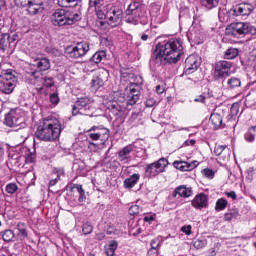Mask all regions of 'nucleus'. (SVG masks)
<instances>
[{
    "mask_svg": "<svg viewBox=\"0 0 256 256\" xmlns=\"http://www.w3.org/2000/svg\"><path fill=\"white\" fill-rule=\"evenodd\" d=\"M81 15L78 13L67 12L63 9L56 10L51 16V22L55 27H63V25H73L76 21H80Z\"/></svg>",
    "mask_w": 256,
    "mask_h": 256,
    "instance_id": "6",
    "label": "nucleus"
},
{
    "mask_svg": "<svg viewBox=\"0 0 256 256\" xmlns=\"http://www.w3.org/2000/svg\"><path fill=\"white\" fill-rule=\"evenodd\" d=\"M139 211H140L139 205H132L129 208L128 213L129 215H131V217H135V215H139Z\"/></svg>",
    "mask_w": 256,
    "mask_h": 256,
    "instance_id": "48",
    "label": "nucleus"
},
{
    "mask_svg": "<svg viewBox=\"0 0 256 256\" xmlns=\"http://www.w3.org/2000/svg\"><path fill=\"white\" fill-rule=\"evenodd\" d=\"M201 66V58L197 54H192L186 58L184 71L188 75L195 73Z\"/></svg>",
    "mask_w": 256,
    "mask_h": 256,
    "instance_id": "18",
    "label": "nucleus"
},
{
    "mask_svg": "<svg viewBox=\"0 0 256 256\" xmlns=\"http://www.w3.org/2000/svg\"><path fill=\"white\" fill-rule=\"evenodd\" d=\"M108 109L114 117H122L123 113H125V107L121 106L117 102H110L108 104Z\"/></svg>",
    "mask_w": 256,
    "mask_h": 256,
    "instance_id": "24",
    "label": "nucleus"
},
{
    "mask_svg": "<svg viewBox=\"0 0 256 256\" xmlns=\"http://www.w3.org/2000/svg\"><path fill=\"white\" fill-rule=\"evenodd\" d=\"M256 137V126L251 127L246 133H245V139L248 141V143H253L255 141Z\"/></svg>",
    "mask_w": 256,
    "mask_h": 256,
    "instance_id": "34",
    "label": "nucleus"
},
{
    "mask_svg": "<svg viewBox=\"0 0 256 256\" xmlns=\"http://www.w3.org/2000/svg\"><path fill=\"white\" fill-rule=\"evenodd\" d=\"M151 249L157 250L161 247V240L159 238H154L151 243Z\"/></svg>",
    "mask_w": 256,
    "mask_h": 256,
    "instance_id": "52",
    "label": "nucleus"
},
{
    "mask_svg": "<svg viewBox=\"0 0 256 256\" xmlns=\"http://www.w3.org/2000/svg\"><path fill=\"white\" fill-rule=\"evenodd\" d=\"M125 14L128 17L127 22L135 24L143 17V6L139 2L134 1L130 3Z\"/></svg>",
    "mask_w": 256,
    "mask_h": 256,
    "instance_id": "8",
    "label": "nucleus"
},
{
    "mask_svg": "<svg viewBox=\"0 0 256 256\" xmlns=\"http://www.w3.org/2000/svg\"><path fill=\"white\" fill-rule=\"evenodd\" d=\"M239 56V49L237 48H229L226 50L224 57L225 59H235Z\"/></svg>",
    "mask_w": 256,
    "mask_h": 256,
    "instance_id": "35",
    "label": "nucleus"
},
{
    "mask_svg": "<svg viewBox=\"0 0 256 256\" xmlns=\"http://www.w3.org/2000/svg\"><path fill=\"white\" fill-rule=\"evenodd\" d=\"M193 246L195 249H204V247H207V239L199 238L194 241Z\"/></svg>",
    "mask_w": 256,
    "mask_h": 256,
    "instance_id": "41",
    "label": "nucleus"
},
{
    "mask_svg": "<svg viewBox=\"0 0 256 256\" xmlns=\"http://www.w3.org/2000/svg\"><path fill=\"white\" fill-rule=\"evenodd\" d=\"M98 19H106L110 27H117L121 25L123 19V10L111 4L103 6V9H97Z\"/></svg>",
    "mask_w": 256,
    "mask_h": 256,
    "instance_id": "4",
    "label": "nucleus"
},
{
    "mask_svg": "<svg viewBox=\"0 0 256 256\" xmlns=\"http://www.w3.org/2000/svg\"><path fill=\"white\" fill-rule=\"evenodd\" d=\"M231 67L233 64L228 61H219L215 65L214 77L220 79V77H229L231 75Z\"/></svg>",
    "mask_w": 256,
    "mask_h": 256,
    "instance_id": "16",
    "label": "nucleus"
},
{
    "mask_svg": "<svg viewBox=\"0 0 256 256\" xmlns=\"http://www.w3.org/2000/svg\"><path fill=\"white\" fill-rule=\"evenodd\" d=\"M18 189H19V187L15 183H9L6 185L5 191L9 195H13V194L17 193Z\"/></svg>",
    "mask_w": 256,
    "mask_h": 256,
    "instance_id": "43",
    "label": "nucleus"
},
{
    "mask_svg": "<svg viewBox=\"0 0 256 256\" xmlns=\"http://www.w3.org/2000/svg\"><path fill=\"white\" fill-rule=\"evenodd\" d=\"M227 85L229 89H237V87H241V80L237 77H231L228 79Z\"/></svg>",
    "mask_w": 256,
    "mask_h": 256,
    "instance_id": "36",
    "label": "nucleus"
},
{
    "mask_svg": "<svg viewBox=\"0 0 256 256\" xmlns=\"http://www.w3.org/2000/svg\"><path fill=\"white\" fill-rule=\"evenodd\" d=\"M187 37L190 41H194V43L201 45V43H203V28H201V25L192 24L189 28Z\"/></svg>",
    "mask_w": 256,
    "mask_h": 256,
    "instance_id": "19",
    "label": "nucleus"
},
{
    "mask_svg": "<svg viewBox=\"0 0 256 256\" xmlns=\"http://www.w3.org/2000/svg\"><path fill=\"white\" fill-rule=\"evenodd\" d=\"M253 9V5L249 3H242L231 8L229 13L234 17H249V15L253 13Z\"/></svg>",
    "mask_w": 256,
    "mask_h": 256,
    "instance_id": "15",
    "label": "nucleus"
},
{
    "mask_svg": "<svg viewBox=\"0 0 256 256\" xmlns=\"http://www.w3.org/2000/svg\"><path fill=\"white\" fill-rule=\"evenodd\" d=\"M105 57H107V53L105 51H98L91 57L90 61H92V63L99 64L103 59H105Z\"/></svg>",
    "mask_w": 256,
    "mask_h": 256,
    "instance_id": "33",
    "label": "nucleus"
},
{
    "mask_svg": "<svg viewBox=\"0 0 256 256\" xmlns=\"http://www.w3.org/2000/svg\"><path fill=\"white\" fill-rule=\"evenodd\" d=\"M225 195L230 199H233V201L237 199V193H235V191L226 192Z\"/></svg>",
    "mask_w": 256,
    "mask_h": 256,
    "instance_id": "56",
    "label": "nucleus"
},
{
    "mask_svg": "<svg viewBox=\"0 0 256 256\" xmlns=\"http://www.w3.org/2000/svg\"><path fill=\"white\" fill-rule=\"evenodd\" d=\"M227 35L232 37H240L241 35H256L255 27L247 22H234L227 26Z\"/></svg>",
    "mask_w": 256,
    "mask_h": 256,
    "instance_id": "7",
    "label": "nucleus"
},
{
    "mask_svg": "<svg viewBox=\"0 0 256 256\" xmlns=\"http://www.w3.org/2000/svg\"><path fill=\"white\" fill-rule=\"evenodd\" d=\"M154 220H155V216H153V215H147L144 217V221L146 223H151V221H154Z\"/></svg>",
    "mask_w": 256,
    "mask_h": 256,
    "instance_id": "59",
    "label": "nucleus"
},
{
    "mask_svg": "<svg viewBox=\"0 0 256 256\" xmlns=\"http://www.w3.org/2000/svg\"><path fill=\"white\" fill-rule=\"evenodd\" d=\"M91 109V99L89 97L78 98L72 108V115H89Z\"/></svg>",
    "mask_w": 256,
    "mask_h": 256,
    "instance_id": "12",
    "label": "nucleus"
},
{
    "mask_svg": "<svg viewBox=\"0 0 256 256\" xmlns=\"http://www.w3.org/2000/svg\"><path fill=\"white\" fill-rule=\"evenodd\" d=\"M133 151H135V146L132 144L122 148L118 153L119 161H127L128 159H131V153H133Z\"/></svg>",
    "mask_w": 256,
    "mask_h": 256,
    "instance_id": "23",
    "label": "nucleus"
},
{
    "mask_svg": "<svg viewBox=\"0 0 256 256\" xmlns=\"http://www.w3.org/2000/svg\"><path fill=\"white\" fill-rule=\"evenodd\" d=\"M202 174L204 175V177H206V179H213V177H215V171L209 168L203 169Z\"/></svg>",
    "mask_w": 256,
    "mask_h": 256,
    "instance_id": "46",
    "label": "nucleus"
},
{
    "mask_svg": "<svg viewBox=\"0 0 256 256\" xmlns=\"http://www.w3.org/2000/svg\"><path fill=\"white\" fill-rule=\"evenodd\" d=\"M177 195H179V197H184V198L191 197V195H193V189L185 185H180L177 188H175L173 192V197H177Z\"/></svg>",
    "mask_w": 256,
    "mask_h": 256,
    "instance_id": "22",
    "label": "nucleus"
},
{
    "mask_svg": "<svg viewBox=\"0 0 256 256\" xmlns=\"http://www.w3.org/2000/svg\"><path fill=\"white\" fill-rule=\"evenodd\" d=\"M183 55V43L179 39H172L165 45H157L152 59L160 65L167 63H177Z\"/></svg>",
    "mask_w": 256,
    "mask_h": 256,
    "instance_id": "1",
    "label": "nucleus"
},
{
    "mask_svg": "<svg viewBox=\"0 0 256 256\" xmlns=\"http://www.w3.org/2000/svg\"><path fill=\"white\" fill-rule=\"evenodd\" d=\"M50 102L52 103V105H57L59 103V95L57 93L51 94Z\"/></svg>",
    "mask_w": 256,
    "mask_h": 256,
    "instance_id": "55",
    "label": "nucleus"
},
{
    "mask_svg": "<svg viewBox=\"0 0 256 256\" xmlns=\"http://www.w3.org/2000/svg\"><path fill=\"white\" fill-rule=\"evenodd\" d=\"M208 97H211V94H209V93H208V94L203 93V94L197 96V97L194 99V101H195V103H203V104H205V101H206V99H208Z\"/></svg>",
    "mask_w": 256,
    "mask_h": 256,
    "instance_id": "45",
    "label": "nucleus"
},
{
    "mask_svg": "<svg viewBox=\"0 0 256 256\" xmlns=\"http://www.w3.org/2000/svg\"><path fill=\"white\" fill-rule=\"evenodd\" d=\"M61 135V122L58 119L45 120L35 132V137L40 141H57Z\"/></svg>",
    "mask_w": 256,
    "mask_h": 256,
    "instance_id": "3",
    "label": "nucleus"
},
{
    "mask_svg": "<svg viewBox=\"0 0 256 256\" xmlns=\"http://www.w3.org/2000/svg\"><path fill=\"white\" fill-rule=\"evenodd\" d=\"M23 117H25V113L21 109H14L6 114L4 123L7 127H17V125H21Z\"/></svg>",
    "mask_w": 256,
    "mask_h": 256,
    "instance_id": "13",
    "label": "nucleus"
},
{
    "mask_svg": "<svg viewBox=\"0 0 256 256\" xmlns=\"http://www.w3.org/2000/svg\"><path fill=\"white\" fill-rule=\"evenodd\" d=\"M72 191H77V193H79V199L78 201H80V203H83V201H85V199H87V197L85 196V190L83 189V185L81 184H74L72 187Z\"/></svg>",
    "mask_w": 256,
    "mask_h": 256,
    "instance_id": "31",
    "label": "nucleus"
},
{
    "mask_svg": "<svg viewBox=\"0 0 256 256\" xmlns=\"http://www.w3.org/2000/svg\"><path fill=\"white\" fill-rule=\"evenodd\" d=\"M223 153H226L224 159H229V157H231V150H229L227 146L216 144L214 147V154L219 157V155H223Z\"/></svg>",
    "mask_w": 256,
    "mask_h": 256,
    "instance_id": "25",
    "label": "nucleus"
},
{
    "mask_svg": "<svg viewBox=\"0 0 256 256\" xmlns=\"http://www.w3.org/2000/svg\"><path fill=\"white\" fill-rule=\"evenodd\" d=\"M139 182V174H133L129 178L124 180L125 189H133L135 185Z\"/></svg>",
    "mask_w": 256,
    "mask_h": 256,
    "instance_id": "26",
    "label": "nucleus"
},
{
    "mask_svg": "<svg viewBox=\"0 0 256 256\" xmlns=\"http://www.w3.org/2000/svg\"><path fill=\"white\" fill-rule=\"evenodd\" d=\"M59 7H75L72 0H58Z\"/></svg>",
    "mask_w": 256,
    "mask_h": 256,
    "instance_id": "50",
    "label": "nucleus"
},
{
    "mask_svg": "<svg viewBox=\"0 0 256 256\" xmlns=\"http://www.w3.org/2000/svg\"><path fill=\"white\" fill-rule=\"evenodd\" d=\"M117 247H119V244L117 243V241L111 240L108 246L106 247V255L117 256V254H115V251H117Z\"/></svg>",
    "mask_w": 256,
    "mask_h": 256,
    "instance_id": "29",
    "label": "nucleus"
},
{
    "mask_svg": "<svg viewBox=\"0 0 256 256\" xmlns=\"http://www.w3.org/2000/svg\"><path fill=\"white\" fill-rule=\"evenodd\" d=\"M18 137L20 138L21 143H25V141H27V139H29V132L22 130L18 133Z\"/></svg>",
    "mask_w": 256,
    "mask_h": 256,
    "instance_id": "49",
    "label": "nucleus"
},
{
    "mask_svg": "<svg viewBox=\"0 0 256 256\" xmlns=\"http://www.w3.org/2000/svg\"><path fill=\"white\" fill-rule=\"evenodd\" d=\"M239 217V211L237 210H230L224 215V221H233V219H237Z\"/></svg>",
    "mask_w": 256,
    "mask_h": 256,
    "instance_id": "37",
    "label": "nucleus"
},
{
    "mask_svg": "<svg viewBox=\"0 0 256 256\" xmlns=\"http://www.w3.org/2000/svg\"><path fill=\"white\" fill-rule=\"evenodd\" d=\"M61 175H63V170H60L57 174V177L55 179L50 180L49 185L50 187H55L57 185V181H59Z\"/></svg>",
    "mask_w": 256,
    "mask_h": 256,
    "instance_id": "54",
    "label": "nucleus"
},
{
    "mask_svg": "<svg viewBox=\"0 0 256 256\" xmlns=\"http://www.w3.org/2000/svg\"><path fill=\"white\" fill-rule=\"evenodd\" d=\"M28 77L31 79L33 85H39V87H53V79L43 77L41 71H28Z\"/></svg>",
    "mask_w": 256,
    "mask_h": 256,
    "instance_id": "14",
    "label": "nucleus"
},
{
    "mask_svg": "<svg viewBox=\"0 0 256 256\" xmlns=\"http://www.w3.org/2000/svg\"><path fill=\"white\" fill-rule=\"evenodd\" d=\"M88 51H89V43L79 42L74 47L66 48L65 53L67 57H70L71 59H79L80 57H84V55H87Z\"/></svg>",
    "mask_w": 256,
    "mask_h": 256,
    "instance_id": "10",
    "label": "nucleus"
},
{
    "mask_svg": "<svg viewBox=\"0 0 256 256\" xmlns=\"http://www.w3.org/2000/svg\"><path fill=\"white\" fill-rule=\"evenodd\" d=\"M26 7H28L27 11L30 15H37V13H41V11H43V6L35 2L30 3Z\"/></svg>",
    "mask_w": 256,
    "mask_h": 256,
    "instance_id": "28",
    "label": "nucleus"
},
{
    "mask_svg": "<svg viewBox=\"0 0 256 256\" xmlns=\"http://www.w3.org/2000/svg\"><path fill=\"white\" fill-rule=\"evenodd\" d=\"M255 103H256V100L253 97V95L249 94L246 96V99H245L246 107H253V105H255Z\"/></svg>",
    "mask_w": 256,
    "mask_h": 256,
    "instance_id": "47",
    "label": "nucleus"
},
{
    "mask_svg": "<svg viewBox=\"0 0 256 256\" xmlns=\"http://www.w3.org/2000/svg\"><path fill=\"white\" fill-rule=\"evenodd\" d=\"M210 121L214 126V129H219L223 125V117L220 114H212L210 116Z\"/></svg>",
    "mask_w": 256,
    "mask_h": 256,
    "instance_id": "30",
    "label": "nucleus"
},
{
    "mask_svg": "<svg viewBox=\"0 0 256 256\" xmlns=\"http://www.w3.org/2000/svg\"><path fill=\"white\" fill-rule=\"evenodd\" d=\"M193 227L191 225H185L181 227L182 233H185V235L189 236L191 235Z\"/></svg>",
    "mask_w": 256,
    "mask_h": 256,
    "instance_id": "53",
    "label": "nucleus"
},
{
    "mask_svg": "<svg viewBox=\"0 0 256 256\" xmlns=\"http://www.w3.org/2000/svg\"><path fill=\"white\" fill-rule=\"evenodd\" d=\"M124 100L127 105H135L139 101V84L130 83L124 90Z\"/></svg>",
    "mask_w": 256,
    "mask_h": 256,
    "instance_id": "11",
    "label": "nucleus"
},
{
    "mask_svg": "<svg viewBox=\"0 0 256 256\" xmlns=\"http://www.w3.org/2000/svg\"><path fill=\"white\" fill-rule=\"evenodd\" d=\"M173 165L179 171H193V166L189 165V162L176 160L173 162Z\"/></svg>",
    "mask_w": 256,
    "mask_h": 256,
    "instance_id": "27",
    "label": "nucleus"
},
{
    "mask_svg": "<svg viewBox=\"0 0 256 256\" xmlns=\"http://www.w3.org/2000/svg\"><path fill=\"white\" fill-rule=\"evenodd\" d=\"M195 143H197V141H195V140H186L183 143L182 147H189V145L193 146V145H195Z\"/></svg>",
    "mask_w": 256,
    "mask_h": 256,
    "instance_id": "58",
    "label": "nucleus"
},
{
    "mask_svg": "<svg viewBox=\"0 0 256 256\" xmlns=\"http://www.w3.org/2000/svg\"><path fill=\"white\" fill-rule=\"evenodd\" d=\"M3 241L9 242L13 241V238L15 237V233L13 230H5L1 232Z\"/></svg>",
    "mask_w": 256,
    "mask_h": 256,
    "instance_id": "39",
    "label": "nucleus"
},
{
    "mask_svg": "<svg viewBox=\"0 0 256 256\" xmlns=\"http://www.w3.org/2000/svg\"><path fill=\"white\" fill-rule=\"evenodd\" d=\"M210 256H217V252L215 251L214 248L210 249Z\"/></svg>",
    "mask_w": 256,
    "mask_h": 256,
    "instance_id": "63",
    "label": "nucleus"
},
{
    "mask_svg": "<svg viewBox=\"0 0 256 256\" xmlns=\"http://www.w3.org/2000/svg\"><path fill=\"white\" fill-rule=\"evenodd\" d=\"M169 165V161L165 158H160L157 162L148 164L145 168L146 177H157L159 173H163L165 171V167Z\"/></svg>",
    "mask_w": 256,
    "mask_h": 256,
    "instance_id": "9",
    "label": "nucleus"
},
{
    "mask_svg": "<svg viewBox=\"0 0 256 256\" xmlns=\"http://www.w3.org/2000/svg\"><path fill=\"white\" fill-rule=\"evenodd\" d=\"M51 69V60L48 58H36L32 64H30L29 71H49Z\"/></svg>",
    "mask_w": 256,
    "mask_h": 256,
    "instance_id": "20",
    "label": "nucleus"
},
{
    "mask_svg": "<svg viewBox=\"0 0 256 256\" xmlns=\"http://www.w3.org/2000/svg\"><path fill=\"white\" fill-rule=\"evenodd\" d=\"M86 139L88 141V151L90 153H97L101 149H105V143L109 141V129L94 126L86 132Z\"/></svg>",
    "mask_w": 256,
    "mask_h": 256,
    "instance_id": "2",
    "label": "nucleus"
},
{
    "mask_svg": "<svg viewBox=\"0 0 256 256\" xmlns=\"http://www.w3.org/2000/svg\"><path fill=\"white\" fill-rule=\"evenodd\" d=\"M17 87V76L12 69L2 70L0 72V93L11 95Z\"/></svg>",
    "mask_w": 256,
    "mask_h": 256,
    "instance_id": "5",
    "label": "nucleus"
},
{
    "mask_svg": "<svg viewBox=\"0 0 256 256\" xmlns=\"http://www.w3.org/2000/svg\"><path fill=\"white\" fill-rule=\"evenodd\" d=\"M82 231H83L84 235H89L90 233L93 232V226L89 223H86L83 225Z\"/></svg>",
    "mask_w": 256,
    "mask_h": 256,
    "instance_id": "51",
    "label": "nucleus"
},
{
    "mask_svg": "<svg viewBox=\"0 0 256 256\" xmlns=\"http://www.w3.org/2000/svg\"><path fill=\"white\" fill-rule=\"evenodd\" d=\"M155 103H157V102L155 101V99H153V98H148V99L146 100V107H153V106L155 105Z\"/></svg>",
    "mask_w": 256,
    "mask_h": 256,
    "instance_id": "57",
    "label": "nucleus"
},
{
    "mask_svg": "<svg viewBox=\"0 0 256 256\" xmlns=\"http://www.w3.org/2000/svg\"><path fill=\"white\" fill-rule=\"evenodd\" d=\"M107 79H109V71L102 68L97 71L96 75L91 80L90 85L92 89H95V90L101 89V87L105 85V81H107Z\"/></svg>",
    "mask_w": 256,
    "mask_h": 256,
    "instance_id": "17",
    "label": "nucleus"
},
{
    "mask_svg": "<svg viewBox=\"0 0 256 256\" xmlns=\"http://www.w3.org/2000/svg\"><path fill=\"white\" fill-rule=\"evenodd\" d=\"M191 205L194 209H207L209 207V196L205 193H200L194 197Z\"/></svg>",
    "mask_w": 256,
    "mask_h": 256,
    "instance_id": "21",
    "label": "nucleus"
},
{
    "mask_svg": "<svg viewBox=\"0 0 256 256\" xmlns=\"http://www.w3.org/2000/svg\"><path fill=\"white\" fill-rule=\"evenodd\" d=\"M203 7L206 9H213L219 5V0H200Z\"/></svg>",
    "mask_w": 256,
    "mask_h": 256,
    "instance_id": "38",
    "label": "nucleus"
},
{
    "mask_svg": "<svg viewBox=\"0 0 256 256\" xmlns=\"http://www.w3.org/2000/svg\"><path fill=\"white\" fill-rule=\"evenodd\" d=\"M103 3H105V0H90L89 7H95L97 15V9H103L104 7Z\"/></svg>",
    "mask_w": 256,
    "mask_h": 256,
    "instance_id": "42",
    "label": "nucleus"
},
{
    "mask_svg": "<svg viewBox=\"0 0 256 256\" xmlns=\"http://www.w3.org/2000/svg\"><path fill=\"white\" fill-rule=\"evenodd\" d=\"M165 92V88L161 87V86H156V93H158V95H161Z\"/></svg>",
    "mask_w": 256,
    "mask_h": 256,
    "instance_id": "60",
    "label": "nucleus"
},
{
    "mask_svg": "<svg viewBox=\"0 0 256 256\" xmlns=\"http://www.w3.org/2000/svg\"><path fill=\"white\" fill-rule=\"evenodd\" d=\"M17 229L19 231L18 237L20 238V241H25L27 239V228L25 227V223L20 222L17 225Z\"/></svg>",
    "mask_w": 256,
    "mask_h": 256,
    "instance_id": "32",
    "label": "nucleus"
},
{
    "mask_svg": "<svg viewBox=\"0 0 256 256\" xmlns=\"http://www.w3.org/2000/svg\"><path fill=\"white\" fill-rule=\"evenodd\" d=\"M228 202L225 198H220L216 202L215 210L216 211H223L227 208Z\"/></svg>",
    "mask_w": 256,
    "mask_h": 256,
    "instance_id": "40",
    "label": "nucleus"
},
{
    "mask_svg": "<svg viewBox=\"0 0 256 256\" xmlns=\"http://www.w3.org/2000/svg\"><path fill=\"white\" fill-rule=\"evenodd\" d=\"M141 39L142 41H147V39H149V36L147 34H142Z\"/></svg>",
    "mask_w": 256,
    "mask_h": 256,
    "instance_id": "64",
    "label": "nucleus"
},
{
    "mask_svg": "<svg viewBox=\"0 0 256 256\" xmlns=\"http://www.w3.org/2000/svg\"><path fill=\"white\" fill-rule=\"evenodd\" d=\"M31 3H35V0H15L17 7H27L31 5Z\"/></svg>",
    "mask_w": 256,
    "mask_h": 256,
    "instance_id": "44",
    "label": "nucleus"
},
{
    "mask_svg": "<svg viewBox=\"0 0 256 256\" xmlns=\"http://www.w3.org/2000/svg\"><path fill=\"white\" fill-rule=\"evenodd\" d=\"M237 111H239V107L237 105H233L232 108H231V112L232 113H237Z\"/></svg>",
    "mask_w": 256,
    "mask_h": 256,
    "instance_id": "62",
    "label": "nucleus"
},
{
    "mask_svg": "<svg viewBox=\"0 0 256 256\" xmlns=\"http://www.w3.org/2000/svg\"><path fill=\"white\" fill-rule=\"evenodd\" d=\"M188 165L192 166V170L195 169V167H197L199 165L198 161H193L192 163H188Z\"/></svg>",
    "mask_w": 256,
    "mask_h": 256,
    "instance_id": "61",
    "label": "nucleus"
}]
</instances>
